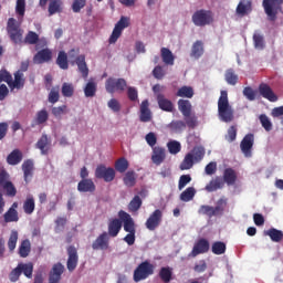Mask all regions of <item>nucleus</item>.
Instances as JSON below:
<instances>
[{"mask_svg":"<svg viewBox=\"0 0 283 283\" xmlns=\"http://www.w3.org/2000/svg\"><path fill=\"white\" fill-rule=\"evenodd\" d=\"M123 181L126 187H134L136 185V172L134 170L127 171Z\"/></svg>","mask_w":283,"mask_h":283,"instance_id":"obj_51","label":"nucleus"},{"mask_svg":"<svg viewBox=\"0 0 283 283\" xmlns=\"http://www.w3.org/2000/svg\"><path fill=\"white\" fill-rule=\"evenodd\" d=\"M48 118H50V114L45 108L39 111L35 115V125H43L44 123H48Z\"/></svg>","mask_w":283,"mask_h":283,"instance_id":"obj_52","label":"nucleus"},{"mask_svg":"<svg viewBox=\"0 0 283 283\" xmlns=\"http://www.w3.org/2000/svg\"><path fill=\"white\" fill-rule=\"evenodd\" d=\"M160 54L165 65H174V61H176V57L174 56V53H171V50H169L168 48H161Z\"/></svg>","mask_w":283,"mask_h":283,"instance_id":"obj_34","label":"nucleus"},{"mask_svg":"<svg viewBox=\"0 0 283 283\" xmlns=\"http://www.w3.org/2000/svg\"><path fill=\"white\" fill-rule=\"evenodd\" d=\"M189 182H191V175H181L178 182L179 191H182V189L186 188Z\"/></svg>","mask_w":283,"mask_h":283,"instance_id":"obj_64","label":"nucleus"},{"mask_svg":"<svg viewBox=\"0 0 283 283\" xmlns=\"http://www.w3.org/2000/svg\"><path fill=\"white\" fill-rule=\"evenodd\" d=\"M163 222V210L156 209L146 220L145 227L148 231H156Z\"/></svg>","mask_w":283,"mask_h":283,"instance_id":"obj_10","label":"nucleus"},{"mask_svg":"<svg viewBox=\"0 0 283 283\" xmlns=\"http://www.w3.org/2000/svg\"><path fill=\"white\" fill-rule=\"evenodd\" d=\"M67 255H69V259L66 262V266L69 271L72 273V271H75L76 266H78V251L74 245H70L67 248Z\"/></svg>","mask_w":283,"mask_h":283,"instance_id":"obj_13","label":"nucleus"},{"mask_svg":"<svg viewBox=\"0 0 283 283\" xmlns=\"http://www.w3.org/2000/svg\"><path fill=\"white\" fill-rule=\"evenodd\" d=\"M202 54H205V43H202V41H200V40H197L192 44L190 56H191V59H200V56H202Z\"/></svg>","mask_w":283,"mask_h":283,"instance_id":"obj_32","label":"nucleus"},{"mask_svg":"<svg viewBox=\"0 0 283 283\" xmlns=\"http://www.w3.org/2000/svg\"><path fill=\"white\" fill-rule=\"evenodd\" d=\"M36 149H40L42 156H48L52 149V142L48 135L43 134L35 144Z\"/></svg>","mask_w":283,"mask_h":283,"instance_id":"obj_15","label":"nucleus"},{"mask_svg":"<svg viewBox=\"0 0 283 283\" xmlns=\"http://www.w3.org/2000/svg\"><path fill=\"white\" fill-rule=\"evenodd\" d=\"M226 83L228 85H238V74H235V71L233 69H228L224 74Z\"/></svg>","mask_w":283,"mask_h":283,"instance_id":"obj_44","label":"nucleus"},{"mask_svg":"<svg viewBox=\"0 0 283 283\" xmlns=\"http://www.w3.org/2000/svg\"><path fill=\"white\" fill-rule=\"evenodd\" d=\"M2 189L7 191V196H9V198H14V196H17V187H14V184H12V181L4 184V186H2Z\"/></svg>","mask_w":283,"mask_h":283,"instance_id":"obj_61","label":"nucleus"},{"mask_svg":"<svg viewBox=\"0 0 283 283\" xmlns=\"http://www.w3.org/2000/svg\"><path fill=\"white\" fill-rule=\"evenodd\" d=\"M56 65H59L60 70H69L70 63L67 62V53H65V51L59 52Z\"/></svg>","mask_w":283,"mask_h":283,"instance_id":"obj_37","label":"nucleus"},{"mask_svg":"<svg viewBox=\"0 0 283 283\" xmlns=\"http://www.w3.org/2000/svg\"><path fill=\"white\" fill-rule=\"evenodd\" d=\"M254 143H255V137L253 136V134H247L241 140L240 148L242 154L245 156V158H251L252 156L251 149H253Z\"/></svg>","mask_w":283,"mask_h":283,"instance_id":"obj_12","label":"nucleus"},{"mask_svg":"<svg viewBox=\"0 0 283 283\" xmlns=\"http://www.w3.org/2000/svg\"><path fill=\"white\" fill-rule=\"evenodd\" d=\"M22 171L24 181L27 184L30 182V180H32V177L34 176V161H32V159L24 160L22 164Z\"/></svg>","mask_w":283,"mask_h":283,"instance_id":"obj_22","label":"nucleus"},{"mask_svg":"<svg viewBox=\"0 0 283 283\" xmlns=\"http://www.w3.org/2000/svg\"><path fill=\"white\" fill-rule=\"evenodd\" d=\"M65 271V266H63L61 263H55L49 274V283H60L61 282V275H63Z\"/></svg>","mask_w":283,"mask_h":283,"instance_id":"obj_18","label":"nucleus"},{"mask_svg":"<svg viewBox=\"0 0 283 283\" xmlns=\"http://www.w3.org/2000/svg\"><path fill=\"white\" fill-rule=\"evenodd\" d=\"M95 178L98 180H104V182H113V180L116 178V170L101 164L95 169Z\"/></svg>","mask_w":283,"mask_h":283,"instance_id":"obj_8","label":"nucleus"},{"mask_svg":"<svg viewBox=\"0 0 283 283\" xmlns=\"http://www.w3.org/2000/svg\"><path fill=\"white\" fill-rule=\"evenodd\" d=\"M142 123H149L151 120V111L149 109V101L144 99L140 104V116Z\"/></svg>","mask_w":283,"mask_h":283,"instance_id":"obj_25","label":"nucleus"},{"mask_svg":"<svg viewBox=\"0 0 283 283\" xmlns=\"http://www.w3.org/2000/svg\"><path fill=\"white\" fill-rule=\"evenodd\" d=\"M218 116L222 123H233L235 118L233 107L229 104V93L221 91L218 99Z\"/></svg>","mask_w":283,"mask_h":283,"instance_id":"obj_2","label":"nucleus"},{"mask_svg":"<svg viewBox=\"0 0 283 283\" xmlns=\"http://www.w3.org/2000/svg\"><path fill=\"white\" fill-rule=\"evenodd\" d=\"M211 250L214 255H224L227 253V243L222 241L213 242Z\"/></svg>","mask_w":283,"mask_h":283,"instance_id":"obj_41","label":"nucleus"},{"mask_svg":"<svg viewBox=\"0 0 283 283\" xmlns=\"http://www.w3.org/2000/svg\"><path fill=\"white\" fill-rule=\"evenodd\" d=\"M169 154L176 155L180 154L181 146L179 142L172 140L167 144Z\"/></svg>","mask_w":283,"mask_h":283,"instance_id":"obj_62","label":"nucleus"},{"mask_svg":"<svg viewBox=\"0 0 283 283\" xmlns=\"http://www.w3.org/2000/svg\"><path fill=\"white\" fill-rule=\"evenodd\" d=\"M115 169L119 174H125L127 169H129V161L125 157H120L115 161Z\"/></svg>","mask_w":283,"mask_h":283,"instance_id":"obj_46","label":"nucleus"},{"mask_svg":"<svg viewBox=\"0 0 283 283\" xmlns=\"http://www.w3.org/2000/svg\"><path fill=\"white\" fill-rule=\"evenodd\" d=\"M202 253H209V241L207 239H199L191 251V256L197 258V255H201Z\"/></svg>","mask_w":283,"mask_h":283,"instance_id":"obj_17","label":"nucleus"},{"mask_svg":"<svg viewBox=\"0 0 283 283\" xmlns=\"http://www.w3.org/2000/svg\"><path fill=\"white\" fill-rule=\"evenodd\" d=\"M178 109L181 112L182 116H189L192 109L191 102H189V99H179Z\"/></svg>","mask_w":283,"mask_h":283,"instance_id":"obj_36","label":"nucleus"},{"mask_svg":"<svg viewBox=\"0 0 283 283\" xmlns=\"http://www.w3.org/2000/svg\"><path fill=\"white\" fill-rule=\"evenodd\" d=\"M50 61H52V51L50 49H42L33 56L35 65H43V63H50Z\"/></svg>","mask_w":283,"mask_h":283,"instance_id":"obj_16","label":"nucleus"},{"mask_svg":"<svg viewBox=\"0 0 283 283\" xmlns=\"http://www.w3.org/2000/svg\"><path fill=\"white\" fill-rule=\"evenodd\" d=\"M75 63L77 65L80 74H82V77L87 78V76H90V69L87 67V63L85 62V55H78L75 59Z\"/></svg>","mask_w":283,"mask_h":283,"instance_id":"obj_29","label":"nucleus"},{"mask_svg":"<svg viewBox=\"0 0 283 283\" xmlns=\"http://www.w3.org/2000/svg\"><path fill=\"white\" fill-rule=\"evenodd\" d=\"M170 129H172V132H182V129L187 128V124L182 120H172L169 124Z\"/></svg>","mask_w":283,"mask_h":283,"instance_id":"obj_60","label":"nucleus"},{"mask_svg":"<svg viewBox=\"0 0 283 283\" xmlns=\"http://www.w3.org/2000/svg\"><path fill=\"white\" fill-rule=\"evenodd\" d=\"M263 233H264V235H269V238L272 240V242H282V240H283L282 230L271 228L269 230H265Z\"/></svg>","mask_w":283,"mask_h":283,"instance_id":"obj_33","label":"nucleus"},{"mask_svg":"<svg viewBox=\"0 0 283 283\" xmlns=\"http://www.w3.org/2000/svg\"><path fill=\"white\" fill-rule=\"evenodd\" d=\"M259 120L265 132H271V129H273V123H271V119H269V116L265 114L260 115Z\"/></svg>","mask_w":283,"mask_h":283,"instance_id":"obj_58","label":"nucleus"},{"mask_svg":"<svg viewBox=\"0 0 283 283\" xmlns=\"http://www.w3.org/2000/svg\"><path fill=\"white\" fill-rule=\"evenodd\" d=\"M125 28H129V18L122 17L119 21L115 24V28L113 29V32L109 36L108 43L113 44L120 39V34H123V30Z\"/></svg>","mask_w":283,"mask_h":283,"instance_id":"obj_9","label":"nucleus"},{"mask_svg":"<svg viewBox=\"0 0 283 283\" xmlns=\"http://www.w3.org/2000/svg\"><path fill=\"white\" fill-rule=\"evenodd\" d=\"M167 158V150L165 147L155 146L153 147L151 160L154 165H163Z\"/></svg>","mask_w":283,"mask_h":283,"instance_id":"obj_14","label":"nucleus"},{"mask_svg":"<svg viewBox=\"0 0 283 283\" xmlns=\"http://www.w3.org/2000/svg\"><path fill=\"white\" fill-rule=\"evenodd\" d=\"M7 34L14 45H20V43L35 45V43H39V34L34 31H29L23 40V29H21V22H18L14 18L8 19Z\"/></svg>","mask_w":283,"mask_h":283,"instance_id":"obj_1","label":"nucleus"},{"mask_svg":"<svg viewBox=\"0 0 283 283\" xmlns=\"http://www.w3.org/2000/svg\"><path fill=\"white\" fill-rule=\"evenodd\" d=\"M20 273H23L25 277L32 280V273L34 272V265L32 263H19Z\"/></svg>","mask_w":283,"mask_h":283,"instance_id":"obj_39","label":"nucleus"},{"mask_svg":"<svg viewBox=\"0 0 283 283\" xmlns=\"http://www.w3.org/2000/svg\"><path fill=\"white\" fill-rule=\"evenodd\" d=\"M193 163H196V159L193 158V154L188 153L182 163L180 164V169L181 171H185L187 169H191V167H193Z\"/></svg>","mask_w":283,"mask_h":283,"instance_id":"obj_43","label":"nucleus"},{"mask_svg":"<svg viewBox=\"0 0 283 283\" xmlns=\"http://www.w3.org/2000/svg\"><path fill=\"white\" fill-rule=\"evenodd\" d=\"M119 219H111L108 222V238H116L120 233V229H123V220Z\"/></svg>","mask_w":283,"mask_h":283,"instance_id":"obj_19","label":"nucleus"},{"mask_svg":"<svg viewBox=\"0 0 283 283\" xmlns=\"http://www.w3.org/2000/svg\"><path fill=\"white\" fill-rule=\"evenodd\" d=\"M15 14L21 18L25 17V0H17Z\"/></svg>","mask_w":283,"mask_h":283,"instance_id":"obj_63","label":"nucleus"},{"mask_svg":"<svg viewBox=\"0 0 283 283\" xmlns=\"http://www.w3.org/2000/svg\"><path fill=\"white\" fill-rule=\"evenodd\" d=\"M253 11V4L250 0H241L237 6V14L239 17H247V14H251Z\"/></svg>","mask_w":283,"mask_h":283,"instance_id":"obj_24","label":"nucleus"},{"mask_svg":"<svg viewBox=\"0 0 283 283\" xmlns=\"http://www.w3.org/2000/svg\"><path fill=\"white\" fill-rule=\"evenodd\" d=\"M61 0H52L49 3V17H53V14L61 12Z\"/></svg>","mask_w":283,"mask_h":283,"instance_id":"obj_53","label":"nucleus"},{"mask_svg":"<svg viewBox=\"0 0 283 283\" xmlns=\"http://www.w3.org/2000/svg\"><path fill=\"white\" fill-rule=\"evenodd\" d=\"M205 189L208 193H213V191H218V189H224V179H222L221 176H217L209 181Z\"/></svg>","mask_w":283,"mask_h":283,"instance_id":"obj_23","label":"nucleus"},{"mask_svg":"<svg viewBox=\"0 0 283 283\" xmlns=\"http://www.w3.org/2000/svg\"><path fill=\"white\" fill-rule=\"evenodd\" d=\"M140 207H143V199H140V196L136 195L128 203V210L132 213H136Z\"/></svg>","mask_w":283,"mask_h":283,"instance_id":"obj_45","label":"nucleus"},{"mask_svg":"<svg viewBox=\"0 0 283 283\" xmlns=\"http://www.w3.org/2000/svg\"><path fill=\"white\" fill-rule=\"evenodd\" d=\"M96 82L90 81L84 87V96H86V98H94V96H96Z\"/></svg>","mask_w":283,"mask_h":283,"instance_id":"obj_38","label":"nucleus"},{"mask_svg":"<svg viewBox=\"0 0 283 283\" xmlns=\"http://www.w3.org/2000/svg\"><path fill=\"white\" fill-rule=\"evenodd\" d=\"M223 182L228 185V187H231L235 185V181L238 180V175L235 174V170L233 168H226L223 171Z\"/></svg>","mask_w":283,"mask_h":283,"instance_id":"obj_30","label":"nucleus"},{"mask_svg":"<svg viewBox=\"0 0 283 283\" xmlns=\"http://www.w3.org/2000/svg\"><path fill=\"white\" fill-rule=\"evenodd\" d=\"M157 103L163 112H174V103L167 99L163 93L157 94Z\"/></svg>","mask_w":283,"mask_h":283,"instance_id":"obj_27","label":"nucleus"},{"mask_svg":"<svg viewBox=\"0 0 283 283\" xmlns=\"http://www.w3.org/2000/svg\"><path fill=\"white\" fill-rule=\"evenodd\" d=\"M14 80L11 77L10 90H22L25 85V78H23V73L17 71L14 74Z\"/></svg>","mask_w":283,"mask_h":283,"instance_id":"obj_26","label":"nucleus"},{"mask_svg":"<svg viewBox=\"0 0 283 283\" xmlns=\"http://www.w3.org/2000/svg\"><path fill=\"white\" fill-rule=\"evenodd\" d=\"M158 275L161 282L169 283L174 280V269L170 266L160 268Z\"/></svg>","mask_w":283,"mask_h":283,"instance_id":"obj_31","label":"nucleus"},{"mask_svg":"<svg viewBox=\"0 0 283 283\" xmlns=\"http://www.w3.org/2000/svg\"><path fill=\"white\" fill-rule=\"evenodd\" d=\"M198 213L200 216H208V218H213V216H216V211L211 206H200Z\"/></svg>","mask_w":283,"mask_h":283,"instance_id":"obj_59","label":"nucleus"},{"mask_svg":"<svg viewBox=\"0 0 283 283\" xmlns=\"http://www.w3.org/2000/svg\"><path fill=\"white\" fill-rule=\"evenodd\" d=\"M193 87L191 86H181L177 93L176 96H179L180 98H193Z\"/></svg>","mask_w":283,"mask_h":283,"instance_id":"obj_42","label":"nucleus"},{"mask_svg":"<svg viewBox=\"0 0 283 283\" xmlns=\"http://www.w3.org/2000/svg\"><path fill=\"white\" fill-rule=\"evenodd\" d=\"M154 271H156V266L151 262L147 260L143 261L134 270L133 280L134 282H143V280H147V277L154 275Z\"/></svg>","mask_w":283,"mask_h":283,"instance_id":"obj_4","label":"nucleus"},{"mask_svg":"<svg viewBox=\"0 0 283 283\" xmlns=\"http://www.w3.org/2000/svg\"><path fill=\"white\" fill-rule=\"evenodd\" d=\"M36 208V203L34 202V197L29 196L23 202V211L27 216H32L34 213V209Z\"/></svg>","mask_w":283,"mask_h":283,"instance_id":"obj_35","label":"nucleus"},{"mask_svg":"<svg viewBox=\"0 0 283 283\" xmlns=\"http://www.w3.org/2000/svg\"><path fill=\"white\" fill-rule=\"evenodd\" d=\"M23 160V153L20 149H13L8 156H7V163L8 165H11L12 167L19 165Z\"/></svg>","mask_w":283,"mask_h":283,"instance_id":"obj_28","label":"nucleus"},{"mask_svg":"<svg viewBox=\"0 0 283 283\" xmlns=\"http://www.w3.org/2000/svg\"><path fill=\"white\" fill-rule=\"evenodd\" d=\"M184 120L186 123V127L189 129H196L198 127V117L196 115L189 114V116H184Z\"/></svg>","mask_w":283,"mask_h":283,"instance_id":"obj_56","label":"nucleus"},{"mask_svg":"<svg viewBox=\"0 0 283 283\" xmlns=\"http://www.w3.org/2000/svg\"><path fill=\"white\" fill-rule=\"evenodd\" d=\"M192 23L197 25V28L211 25V23H213V12L205 9L197 10L192 14Z\"/></svg>","mask_w":283,"mask_h":283,"instance_id":"obj_6","label":"nucleus"},{"mask_svg":"<svg viewBox=\"0 0 283 283\" xmlns=\"http://www.w3.org/2000/svg\"><path fill=\"white\" fill-rule=\"evenodd\" d=\"M77 191L80 193H94L96 191V184L92 179H82L77 184Z\"/></svg>","mask_w":283,"mask_h":283,"instance_id":"obj_21","label":"nucleus"},{"mask_svg":"<svg viewBox=\"0 0 283 283\" xmlns=\"http://www.w3.org/2000/svg\"><path fill=\"white\" fill-rule=\"evenodd\" d=\"M283 0H263L262 6L270 21H277V14L282 12Z\"/></svg>","mask_w":283,"mask_h":283,"instance_id":"obj_5","label":"nucleus"},{"mask_svg":"<svg viewBox=\"0 0 283 283\" xmlns=\"http://www.w3.org/2000/svg\"><path fill=\"white\" fill-rule=\"evenodd\" d=\"M93 251H107L109 249V234L107 232L101 233L92 243Z\"/></svg>","mask_w":283,"mask_h":283,"instance_id":"obj_11","label":"nucleus"},{"mask_svg":"<svg viewBox=\"0 0 283 283\" xmlns=\"http://www.w3.org/2000/svg\"><path fill=\"white\" fill-rule=\"evenodd\" d=\"M259 93L263 98H266L268 101H270V103H276L277 101V95H275V93L273 92V88H271L269 84L261 83L259 85Z\"/></svg>","mask_w":283,"mask_h":283,"instance_id":"obj_20","label":"nucleus"},{"mask_svg":"<svg viewBox=\"0 0 283 283\" xmlns=\"http://www.w3.org/2000/svg\"><path fill=\"white\" fill-rule=\"evenodd\" d=\"M30 251H31L30 240L25 239L21 242L19 248L20 258H28L30 255Z\"/></svg>","mask_w":283,"mask_h":283,"instance_id":"obj_47","label":"nucleus"},{"mask_svg":"<svg viewBox=\"0 0 283 283\" xmlns=\"http://www.w3.org/2000/svg\"><path fill=\"white\" fill-rule=\"evenodd\" d=\"M61 92L65 98H72L74 96V84L64 82Z\"/></svg>","mask_w":283,"mask_h":283,"instance_id":"obj_49","label":"nucleus"},{"mask_svg":"<svg viewBox=\"0 0 283 283\" xmlns=\"http://www.w3.org/2000/svg\"><path fill=\"white\" fill-rule=\"evenodd\" d=\"M228 199L222 197L217 201V206L213 207L214 216H222L224 213V209H227Z\"/></svg>","mask_w":283,"mask_h":283,"instance_id":"obj_48","label":"nucleus"},{"mask_svg":"<svg viewBox=\"0 0 283 283\" xmlns=\"http://www.w3.org/2000/svg\"><path fill=\"white\" fill-rule=\"evenodd\" d=\"M18 240H19V232L15 230H12L8 241L9 251H14V249H17Z\"/></svg>","mask_w":283,"mask_h":283,"instance_id":"obj_57","label":"nucleus"},{"mask_svg":"<svg viewBox=\"0 0 283 283\" xmlns=\"http://www.w3.org/2000/svg\"><path fill=\"white\" fill-rule=\"evenodd\" d=\"M118 218L123 221L124 231H126V235L124 237V242L128 244V247H134L136 243V223L129 213L124 210L118 211Z\"/></svg>","mask_w":283,"mask_h":283,"instance_id":"obj_3","label":"nucleus"},{"mask_svg":"<svg viewBox=\"0 0 283 283\" xmlns=\"http://www.w3.org/2000/svg\"><path fill=\"white\" fill-rule=\"evenodd\" d=\"M105 90L108 94H116L127 90V81L125 78L108 77L105 82Z\"/></svg>","mask_w":283,"mask_h":283,"instance_id":"obj_7","label":"nucleus"},{"mask_svg":"<svg viewBox=\"0 0 283 283\" xmlns=\"http://www.w3.org/2000/svg\"><path fill=\"white\" fill-rule=\"evenodd\" d=\"M3 220L6 223L17 222L19 220V211L14 208H9L3 214Z\"/></svg>","mask_w":283,"mask_h":283,"instance_id":"obj_40","label":"nucleus"},{"mask_svg":"<svg viewBox=\"0 0 283 283\" xmlns=\"http://www.w3.org/2000/svg\"><path fill=\"white\" fill-rule=\"evenodd\" d=\"M190 154H192V158L195 159V163H200V160L205 158V154H206L205 147L197 146L192 149Z\"/></svg>","mask_w":283,"mask_h":283,"instance_id":"obj_55","label":"nucleus"},{"mask_svg":"<svg viewBox=\"0 0 283 283\" xmlns=\"http://www.w3.org/2000/svg\"><path fill=\"white\" fill-rule=\"evenodd\" d=\"M195 196L196 188L188 187L184 192H181L180 200H182V202H190V200H193Z\"/></svg>","mask_w":283,"mask_h":283,"instance_id":"obj_50","label":"nucleus"},{"mask_svg":"<svg viewBox=\"0 0 283 283\" xmlns=\"http://www.w3.org/2000/svg\"><path fill=\"white\" fill-rule=\"evenodd\" d=\"M253 43L255 50H262L264 48V35L255 31L253 34Z\"/></svg>","mask_w":283,"mask_h":283,"instance_id":"obj_54","label":"nucleus"}]
</instances>
